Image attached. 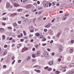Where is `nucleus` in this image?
Instances as JSON below:
<instances>
[{
	"instance_id": "1",
	"label": "nucleus",
	"mask_w": 74,
	"mask_h": 74,
	"mask_svg": "<svg viewBox=\"0 0 74 74\" xmlns=\"http://www.w3.org/2000/svg\"><path fill=\"white\" fill-rule=\"evenodd\" d=\"M43 5L45 7H47L48 6V3L46 1H45L43 2Z\"/></svg>"
},
{
	"instance_id": "2",
	"label": "nucleus",
	"mask_w": 74,
	"mask_h": 74,
	"mask_svg": "<svg viewBox=\"0 0 74 74\" xmlns=\"http://www.w3.org/2000/svg\"><path fill=\"white\" fill-rule=\"evenodd\" d=\"M44 55L45 58H47L48 56V53L46 51H45L44 53Z\"/></svg>"
},
{
	"instance_id": "3",
	"label": "nucleus",
	"mask_w": 74,
	"mask_h": 74,
	"mask_svg": "<svg viewBox=\"0 0 74 74\" xmlns=\"http://www.w3.org/2000/svg\"><path fill=\"white\" fill-rule=\"evenodd\" d=\"M69 15V14H65V16L62 18V19L63 20H64H64H66L67 19V16H68Z\"/></svg>"
},
{
	"instance_id": "4",
	"label": "nucleus",
	"mask_w": 74,
	"mask_h": 74,
	"mask_svg": "<svg viewBox=\"0 0 74 74\" xmlns=\"http://www.w3.org/2000/svg\"><path fill=\"white\" fill-rule=\"evenodd\" d=\"M62 49H63V47H62V46H60L59 47L58 50L59 52H62Z\"/></svg>"
},
{
	"instance_id": "5",
	"label": "nucleus",
	"mask_w": 74,
	"mask_h": 74,
	"mask_svg": "<svg viewBox=\"0 0 74 74\" xmlns=\"http://www.w3.org/2000/svg\"><path fill=\"white\" fill-rule=\"evenodd\" d=\"M49 64L50 66H52L53 65V61H50L48 63Z\"/></svg>"
},
{
	"instance_id": "6",
	"label": "nucleus",
	"mask_w": 74,
	"mask_h": 74,
	"mask_svg": "<svg viewBox=\"0 0 74 74\" xmlns=\"http://www.w3.org/2000/svg\"><path fill=\"white\" fill-rule=\"evenodd\" d=\"M17 15V14L16 13H14L13 14H11L10 15V16H12V17L14 16H15V15Z\"/></svg>"
},
{
	"instance_id": "7",
	"label": "nucleus",
	"mask_w": 74,
	"mask_h": 74,
	"mask_svg": "<svg viewBox=\"0 0 74 74\" xmlns=\"http://www.w3.org/2000/svg\"><path fill=\"white\" fill-rule=\"evenodd\" d=\"M50 26H51V24H49L47 25H45V27L49 28V27Z\"/></svg>"
},
{
	"instance_id": "8",
	"label": "nucleus",
	"mask_w": 74,
	"mask_h": 74,
	"mask_svg": "<svg viewBox=\"0 0 74 74\" xmlns=\"http://www.w3.org/2000/svg\"><path fill=\"white\" fill-rule=\"evenodd\" d=\"M73 52H74V49H71L69 50V52H70V53H73Z\"/></svg>"
},
{
	"instance_id": "9",
	"label": "nucleus",
	"mask_w": 74,
	"mask_h": 74,
	"mask_svg": "<svg viewBox=\"0 0 74 74\" xmlns=\"http://www.w3.org/2000/svg\"><path fill=\"white\" fill-rule=\"evenodd\" d=\"M6 6L7 8H9V7H10V3H7L6 4Z\"/></svg>"
},
{
	"instance_id": "10",
	"label": "nucleus",
	"mask_w": 74,
	"mask_h": 74,
	"mask_svg": "<svg viewBox=\"0 0 74 74\" xmlns=\"http://www.w3.org/2000/svg\"><path fill=\"white\" fill-rule=\"evenodd\" d=\"M36 54H33L32 55V56L33 58H35L36 57Z\"/></svg>"
},
{
	"instance_id": "11",
	"label": "nucleus",
	"mask_w": 74,
	"mask_h": 74,
	"mask_svg": "<svg viewBox=\"0 0 74 74\" xmlns=\"http://www.w3.org/2000/svg\"><path fill=\"white\" fill-rule=\"evenodd\" d=\"M40 51H37V55H38V56H39V55H40Z\"/></svg>"
},
{
	"instance_id": "12",
	"label": "nucleus",
	"mask_w": 74,
	"mask_h": 74,
	"mask_svg": "<svg viewBox=\"0 0 74 74\" xmlns=\"http://www.w3.org/2000/svg\"><path fill=\"white\" fill-rule=\"evenodd\" d=\"M42 40L43 41H45L46 40V39L44 38L43 36L42 35Z\"/></svg>"
},
{
	"instance_id": "13",
	"label": "nucleus",
	"mask_w": 74,
	"mask_h": 74,
	"mask_svg": "<svg viewBox=\"0 0 74 74\" xmlns=\"http://www.w3.org/2000/svg\"><path fill=\"white\" fill-rule=\"evenodd\" d=\"M74 63H71L69 65V66L70 67H74Z\"/></svg>"
},
{
	"instance_id": "14",
	"label": "nucleus",
	"mask_w": 74,
	"mask_h": 74,
	"mask_svg": "<svg viewBox=\"0 0 74 74\" xmlns=\"http://www.w3.org/2000/svg\"><path fill=\"white\" fill-rule=\"evenodd\" d=\"M14 7H18V6H19V5L18 4L16 3H14Z\"/></svg>"
},
{
	"instance_id": "15",
	"label": "nucleus",
	"mask_w": 74,
	"mask_h": 74,
	"mask_svg": "<svg viewBox=\"0 0 74 74\" xmlns=\"http://www.w3.org/2000/svg\"><path fill=\"white\" fill-rule=\"evenodd\" d=\"M7 51H4L3 53V56H5V55L6 54H7Z\"/></svg>"
},
{
	"instance_id": "16",
	"label": "nucleus",
	"mask_w": 74,
	"mask_h": 74,
	"mask_svg": "<svg viewBox=\"0 0 74 74\" xmlns=\"http://www.w3.org/2000/svg\"><path fill=\"white\" fill-rule=\"evenodd\" d=\"M35 71H36L37 73H40L41 72V71L40 70H37V69H35Z\"/></svg>"
},
{
	"instance_id": "17",
	"label": "nucleus",
	"mask_w": 74,
	"mask_h": 74,
	"mask_svg": "<svg viewBox=\"0 0 74 74\" xmlns=\"http://www.w3.org/2000/svg\"><path fill=\"white\" fill-rule=\"evenodd\" d=\"M47 70L48 71H51V70H52V68H49V67H48Z\"/></svg>"
},
{
	"instance_id": "18",
	"label": "nucleus",
	"mask_w": 74,
	"mask_h": 74,
	"mask_svg": "<svg viewBox=\"0 0 74 74\" xmlns=\"http://www.w3.org/2000/svg\"><path fill=\"white\" fill-rule=\"evenodd\" d=\"M60 33H58L56 36L57 37V38H59V36H60Z\"/></svg>"
},
{
	"instance_id": "19",
	"label": "nucleus",
	"mask_w": 74,
	"mask_h": 74,
	"mask_svg": "<svg viewBox=\"0 0 74 74\" xmlns=\"http://www.w3.org/2000/svg\"><path fill=\"white\" fill-rule=\"evenodd\" d=\"M74 71H71L69 73L70 74H74Z\"/></svg>"
},
{
	"instance_id": "20",
	"label": "nucleus",
	"mask_w": 74,
	"mask_h": 74,
	"mask_svg": "<svg viewBox=\"0 0 74 74\" xmlns=\"http://www.w3.org/2000/svg\"><path fill=\"white\" fill-rule=\"evenodd\" d=\"M13 25L14 26H17V24L16 23H13Z\"/></svg>"
},
{
	"instance_id": "21",
	"label": "nucleus",
	"mask_w": 74,
	"mask_h": 74,
	"mask_svg": "<svg viewBox=\"0 0 74 74\" xmlns=\"http://www.w3.org/2000/svg\"><path fill=\"white\" fill-rule=\"evenodd\" d=\"M36 36L37 37H38V36H40V34H39L38 33H36Z\"/></svg>"
},
{
	"instance_id": "22",
	"label": "nucleus",
	"mask_w": 74,
	"mask_h": 74,
	"mask_svg": "<svg viewBox=\"0 0 74 74\" xmlns=\"http://www.w3.org/2000/svg\"><path fill=\"white\" fill-rule=\"evenodd\" d=\"M60 73V71H56V74H58Z\"/></svg>"
},
{
	"instance_id": "23",
	"label": "nucleus",
	"mask_w": 74,
	"mask_h": 74,
	"mask_svg": "<svg viewBox=\"0 0 74 74\" xmlns=\"http://www.w3.org/2000/svg\"><path fill=\"white\" fill-rule=\"evenodd\" d=\"M42 46L44 47V46H45L47 45V44L46 43H42Z\"/></svg>"
},
{
	"instance_id": "24",
	"label": "nucleus",
	"mask_w": 74,
	"mask_h": 74,
	"mask_svg": "<svg viewBox=\"0 0 74 74\" xmlns=\"http://www.w3.org/2000/svg\"><path fill=\"white\" fill-rule=\"evenodd\" d=\"M5 35H3L2 36V38L4 39L5 40Z\"/></svg>"
},
{
	"instance_id": "25",
	"label": "nucleus",
	"mask_w": 74,
	"mask_h": 74,
	"mask_svg": "<svg viewBox=\"0 0 74 74\" xmlns=\"http://www.w3.org/2000/svg\"><path fill=\"white\" fill-rule=\"evenodd\" d=\"M23 33L24 34V36H26V32L25 31H24Z\"/></svg>"
},
{
	"instance_id": "26",
	"label": "nucleus",
	"mask_w": 74,
	"mask_h": 74,
	"mask_svg": "<svg viewBox=\"0 0 74 74\" xmlns=\"http://www.w3.org/2000/svg\"><path fill=\"white\" fill-rule=\"evenodd\" d=\"M35 47H36V49H37V48H38V45H37L35 46Z\"/></svg>"
},
{
	"instance_id": "27",
	"label": "nucleus",
	"mask_w": 74,
	"mask_h": 74,
	"mask_svg": "<svg viewBox=\"0 0 74 74\" xmlns=\"http://www.w3.org/2000/svg\"><path fill=\"white\" fill-rule=\"evenodd\" d=\"M23 36V34L22 33H21L20 35L19 36V37H22Z\"/></svg>"
},
{
	"instance_id": "28",
	"label": "nucleus",
	"mask_w": 74,
	"mask_h": 74,
	"mask_svg": "<svg viewBox=\"0 0 74 74\" xmlns=\"http://www.w3.org/2000/svg\"><path fill=\"white\" fill-rule=\"evenodd\" d=\"M29 29H33V27L32 26V27H29Z\"/></svg>"
},
{
	"instance_id": "29",
	"label": "nucleus",
	"mask_w": 74,
	"mask_h": 74,
	"mask_svg": "<svg viewBox=\"0 0 74 74\" xmlns=\"http://www.w3.org/2000/svg\"><path fill=\"white\" fill-rule=\"evenodd\" d=\"M48 66H47L44 68V69H45V70H48Z\"/></svg>"
},
{
	"instance_id": "30",
	"label": "nucleus",
	"mask_w": 74,
	"mask_h": 74,
	"mask_svg": "<svg viewBox=\"0 0 74 74\" xmlns=\"http://www.w3.org/2000/svg\"><path fill=\"white\" fill-rule=\"evenodd\" d=\"M15 60H14L12 62V64H14L15 63Z\"/></svg>"
},
{
	"instance_id": "31",
	"label": "nucleus",
	"mask_w": 74,
	"mask_h": 74,
	"mask_svg": "<svg viewBox=\"0 0 74 74\" xmlns=\"http://www.w3.org/2000/svg\"><path fill=\"white\" fill-rule=\"evenodd\" d=\"M32 61L33 62H36V59H32Z\"/></svg>"
},
{
	"instance_id": "32",
	"label": "nucleus",
	"mask_w": 74,
	"mask_h": 74,
	"mask_svg": "<svg viewBox=\"0 0 74 74\" xmlns=\"http://www.w3.org/2000/svg\"><path fill=\"white\" fill-rule=\"evenodd\" d=\"M3 69H6L7 68V66H6V65H4L3 66Z\"/></svg>"
},
{
	"instance_id": "33",
	"label": "nucleus",
	"mask_w": 74,
	"mask_h": 74,
	"mask_svg": "<svg viewBox=\"0 0 74 74\" xmlns=\"http://www.w3.org/2000/svg\"><path fill=\"white\" fill-rule=\"evenodd\" d=\"M29 61V60L27 59H25V61L26 62H27Z\"/></svg>"
},
{
	"instance_id": "34",
	"label": "nucleus",
	"mask_w": 74,
	"mask_h": 74,
	"mask_svg": "<svg viewBox=\"0 0 74 74\" xmlns=\"http://www.w3.org/2000/svg\"><path fill=\"white\" fill-rule=\"evenodd\" d=\"M22 11V9H19V12H21Z\"/></svg>"
},
{
	"instance_id": "35",
	"label": "nucleus",
	"mask_w": 74,
	"mask_h": 74,
	"mask_svg": "<svg viewBox=\"0 0 74 74\" xmlns=\"http://www.w3.org/2000/svg\"><path fill=\"white\" fill-rule=\"evenodd\" d=\"M14 59H15V58L14 57V56H13L12 58V60H14Z\"/></svg>"
},
{
	"instance_id": "36",
	"label": "nucleus",
	"mask_w": 74,
	"mask_h": 74,
	"mask_svg": "<svg viewBox=\"0 0 74 74\" xmlns=\"http://www.w3.org/2000/svg\"><path fill=\"white\" fill-rule=\"evenodd\" d=\"M47 50L48 51H51V50H50V49H49L48 48H47Z\"/></svg>"
},
{
	"instance_id": "37",
	"label": "nucleus",
	"mask_w": 74,
	"mask_h": 74,
	"mask_svg": "<svg viewBox=\"0 0 74 74\" xmlns=\"http://www.w3.org/2000/svg\"><path fill=\"white\" fill-rule=\"evenodd\" d=\"M51 55L52 56H54L55 55V53L54 52L52 53H51Z\"/></svg>"
},
{
	"instance_id": "38",
	"label": "nucleus",
	"mask_w": 74,
	"mask_h": 74,
	"mask_svg": "<svg viewBox=\"0 0 74 74\" xmlns=\"http://www.w3.org/2000/svg\"><path fill=\"white\" fill-rule=\"evenodd\" d=\"M1 32H4V29L3 28H1Z\"/></svg>"
},
{
	"instance_id": "39",
	"label": "nucleus",
	"mask_w": 74,
	"mask_h": 74,
	"mask_svg": "<svg viewBox=\"0 0 74 74\" xmlns=\"http://www.w3.org/2000/svg\"><path fill=\"white\" fill-rule=\"evenodd\" d=\"M2 19H3V21H5V20H6V18H5L3 17L2 18Z\"/></svg>"
},
{
	"instance_id": "40",
	"label": "nucleus",
	"mask_w": 74,
	"mask_h": 74,
	"mask_svg": "<svg viewBox=\"0 0 74 74\" xmlns=\"http://www.w3.org/2000/svg\"><path fill=\"white\" fill-rule=\"evenodd\" d=\"M2 25H4V26H5V23H2Z\"/></svg>"
},
{
	"instance_id": "41",
	"label": "nucleus",
	"mask_w": 74,
	"mask_h": 74,
	"mask_svg": "<svg viewBox=\"0 0 74 74\" xmlns=\"http://www.w3.org/2000/svg\"><path fill=\"white\" fill-rule=\"evenodd\" d=\"M30 59H31V57H29L28 58H27V59L29 60H30Z\"/></svg>"
},
{
	"instance_id": "42",
	"label": "nucleus",
	"mask_w": 74,
	"mask_h": 74,
	"mask_svg": "<svg viewBox=\"0 0 74 74\" xmlns=\"http://www.w3.org/2000/svg\"><path fill=\"white\" fill-rule=\"evenodd\" d=\"M30 32H34V30L33 29H31L30 30Z\"/></svg>"
},
{
	"instance_id": "43",
	"label": "nucleus",
	"mask_w": 74,
	"mask_h": 74,
	"mask_svg": "<svg viewBox=\"0 0 74 74\" xmlns=\"http://www.w3.org/2000/svg\"><path fill=\"white\" fill-rule=\"evenodd\" d=\"M12 42H15V40L13 39L12 40Z\"/></svg>"
},
{
	"instance_id": "44",
	"label": "nucleus",
	"mask_w": 74,
	"mask_h": 74,
	"mask_svg": "<svg viewBox=\"0 0 74 74\" xmlns=\"http://www.w3.org/2000/svg\"><path fill=\"white\" fill-rule=\"evenodd\" d=\"M27 1V0H23V3H25V2H26V1Z\"/></svg>"
},
{
	"instance_id": "45",
	"label": "nucleus",
	"mask_w": 74,
	"mask_h": 74,
	"mask_svg": "<svg viewBox=\"0 0 74 74\" xmlns=\"http://www.w3.org/2000/svg\"><path fill=\"white\" fill-rule=\"evenodd\" d=\"M55 20V18L53 19L52 21V22H54Z\"/></svg>"
},
{
	"instance_id": "46",
	"label": "nucleus",
	"mask_w": 74,
	"mask_h": 74,
	"mask_svg": "<svg viewBox=\"0 0 74 74\" xmlns=\"http://www.w3.org/2000/svg\"><path fill=\"white\" fill-rule=\"evenodd\" d=\"M38 67V65H35L34 66V67H35L36 68V67Z\"/></svg>"
},
{
	"instance_id": "47",
	"label": "nucleus",
	"mask_w": 74,
	"mask_h": 74,
	"mask_svg": "<svg viewBox=\"0 0 74 74\" xmlns=\"http://www.w3.org/2000/svg\"><path fill=\"white\" fill-rule=\"evenodd\" d=\"M24 49V50L25 51H26V50H27V48L25 47L24 48H23Z\"/></svg>"
},
{
	"instance_id": "48",
	"label": "nucleus",
	"mask_w": 74,
	"mask_h": 74,
	"mask_svg": "<svg viewBox=\"0 0 74 74\" xmlns=\"http://www.w3.org/2000/svg\"><path fill=\"white\" fill-rule=\"evenodd\" d=\"M60 60H61V59L60 58H59L58 60V62H60Z\"/></svg>"
},
{
	"instance_id": "49",
	"label": "nucleus",
	"mask_w": 74,
	"mask_h": 74,
	"mask_svg": "<svg viewBox=\"0 0 74 74\" xmlns=\"http://www.w3.org/2000/svg\"><path fill=\"white\" fill-rule=\"evenodd\" d=\"M25 50L23 48V49L22 50V52H25Z\"/></svg>"
},
{
	"instance_id": "50",
	"label": "nucleus",
	"mask_w": 74,
	"mask_h": 74,
	"mask_svg": "<svg viewBox=\"0 0 74 74\" xmlns=\"http://www.w3.org/2000/svg\"><path fill=\"white\" fill-rule=\"evenodd\" d=\"M4 48H7V45H5L4 46Z\"/></svg>"
},
{
	"instance_id": "51",
	"label": "nucleus",
	"mask_w": 74,
	"mask_h": 74,
	"mask_svg": "<svg viewBox=\"0 0 74 74\" xmlns=\"http://www.w3.org/2000/svg\"><path fill=\"white\" fill-rule=\"evenodd\" d=\"M44 32H47V29H44Z\"/></svg>"
},
{
	"instance_id": "52",
	"label": "nucleus",
	"mask_w": 74,
	"mask_h": 74,
	"mask_svg": "<svg viewBox=\"0 0 74 74\" xmlns=\"http://www.w3.org/2000/svg\"><path fill=\"white\" fill-rule=\"evenodd\" d=\"M71 43H74V40H72L71 41Z\"/></svg>"
},
{
	"instance_id": "53",
	"label": "nucleus",
	"mask_w": 74,
	"mask_h": 74,
	"mask_svg": "<svg viewBox=\"0 0 74 74\" xmlns=\"http://www.w3.org/2000/svg\"><path fill=\"white\" fill-rule=\"evenodd\" d=\"M24 39H21L20 40V41H21V42H23V41H24Z\"/></svg>"
},
{
	"instance_id": "54",
	"label": "nucleus",
	"mask_w": 74,
	"mask_h": 74,
	"mask_svg": "<svg viewBox=\"0 0 74 74\" xmlns=\"http://www.w3.org/2000/svg\"><path fill=\"white\" fill-rule=\"evenodd\" d=\"M5 14H6V13H4L2 14V15H5Z\"/></svg>"
},
{
	"instance_id": "55",
	"label": "nucleus",
	"mask_w": 74,
	"mask_h": 74,
	"mask_svg": "<svg viewBox=\"0 0 74 74\" xmlns=\"http://www.w3.org/2000/svg\"><path fill=\"white\" fill-rule=\"evenodd\" d=\"M49 7H51V3H49Z\"/></svg>"
},
{
	"instance_id": "56",
	"label": "nucleus",
	"mask_w": 74,
	"mask_h": 74,
	"mask_svg": "<svg viewBox=\"0 0 74 74\" xmlns=\"http://www.w3.org/2000/svg\"><path fill=\"white\" fill-rule=\"evenodd\" d=\"M53 40H52L50 42V44H52V43H53Z\"/></svg>"
},
{
	"instance_id": "57",
	"label": "nucleus",
	"mask_w": 74,
	"mask_h": 74,
	"mask_svg": "<svg viewBox=\"0 0 74 74\" xmlns=\"http://www.w3.org/2000/svg\"><path fill=\"white\" fill-rule=\"evenodd\" d=\"M59 12H60V14H62L63 13V11H60Z\"/></svg>"
},
{
	"instance_id": "58",
	"label": "nucleus",
	"mask_w": 74,
	"mask_h": 74,
	"mask_svg": "<svg viewBox=\"0 0 74 74\" xmlns=\"http://www.w3.org/2000/svg\"><path fill=\"white\" fill-rule=\"evenodd\" d=\"M29 16V15L27 14L25 15V16L27 17V16Z\"/></svg>"
},
{
	"instance_id": "59",
	"label": "nucleus",
	"mask_w": 74,
	"mask_h": 74,
	"mask_svg": "<svg viewBox=\"0 0 74 74\" xmlns=\"http://www.w3.org/2000/svg\"><path fill=\"white\" fill-rule=\"evenodd\" d=\"M35 48H33V49H32V50L33 51H35Z\"/></svg>"
},
{
	"instance_id": "60",
	"label": "nucleus",
	"mask_w": 74,
	"mask_h": 74,
	"mask_svg": "<svg viewBox=\"0 0 74 74\" xmlns=\"http://www.w3.org/2000/svg\"><path fill=\"white\" fill-rule=\"evenodd\" d=\"M33 5H36L37 4L36 3H34L33 4Z\"/></svg>"
},
{
	"instance_id": "61",
	"label": "nucleus",
	"mask_w": 74,
	"mask_h": 74,
	"mask_svg": "<svg viewBox=\"0 0 74 74\" xmlns=\"http://www.w3.org/2000/svg\"><path fill=\"white\" fill-rule=\"evenodd\" d=\"M8 29H12V27H9Z\"/></svg>"
},
{
	"instance_id": "62",
	"label": "nucleus",
	"mask_w": 74,
	"mask_h": 74,
	"mask_svg": "<svg viewBox=\"0 0 74 74\" xmlns=\"http://www.w3.org/2000/svg\"><path fill=\"white\" fill-rule=\"evenodd\" d=\"M12 37H11L9 39V40H12Z\"/></svg>"
},
{
	"instance_id": "63",
	"label": "nucleus",
	"mask_w": 74,
	"mask_h": 74,
	"mask_svg": "<svg viewBox=\"0 0 74 74\" xmlns=\"http://www.w3.org/2000/svg\"><path fill=\"white\" fill-rule=\"evenodd\" d=\"M34 40L33 39H31L30 40L31 42H33Z\"/></svg>"
},
{
	"instance_id": "64",
	"label": "nucleus",
	"mask_w": 74,
	"mask_h": 74,
	"mask_svg": "<svg viewBox=\"0 0 74 74\" xmlns=\"http://www.w3.org/2000/svg\"><path fill=\"white\" fill-rule=\"evenodd\" d=\"M60 5V4L57 3L56 5L57 6H59Z\"/></svg>"
}]
</instances>
